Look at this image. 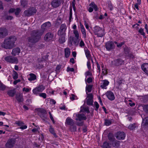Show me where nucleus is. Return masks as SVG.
I'll list each match as a JSON object with an SVG mask.
<instances>
[{
  "mask_svg": "<svg viewBox=\"0 0 148 148\" xmlns=\"http://www.w3.org/2000/svg\"><path fill=\"white\" fill-rule=\"evenodd\" d=\"M21 11V10L19 8H17L16 9L14 8H11L9 10V12L11 13L14 12L16 16L17 17H18Z\"/></svg>",
  "mask_w": 148,
  "mask_h": 148,
  "instance_id": "nucleus-12",
  "label": "nucleus"
},
{
  "mask_svg": "<svg viewBox=\"0 0 148 148\" xmlns=\"http://www.w3.org/2000/svg\"><path fill=\"white\" fill-rule=\"evenodd\" d=\"M81 28L82 32L83 34V37L84 38H86V34L85 28L83 25H81Z\"/></svg>",
  "mask_w": 148,
  "mask_h": 148,
  "instance_id": "nucleus-31",
  "label": "nucleus"
},
{
  "mask_svg": "<svg viewBox=\"0 0 148 148\" xmlns=\"http://www.w3.org/2000/svg\"><path fill=\"white\" fill-rule=\"evenodd\" d=\"M94 105L95 107L96 108L95 109V110L97 111L99 107V106L98 103L97 102H95L94 103Z\"/></svg>",
  "mask_w": 148,
  "mask_h": 148,
  "instance_id": "nucleus-53",
  "label": "nucleus"
},
{
  "mask_svg": "<svg viewBox=\"0 0 148 148\" xmlns=\"http://www.w3.org/2000/svg\"><path fill=\"white\" fill-rule=\"evenodd\" d=\"M74 121L71 119L67 117L66 120L65 124L71 126H73L74 124Z\"/></svg>",
  "mask_w": 148,
  "mask_h": 148,
  "instance_id": "nucleus-18",
  "label": "nucleus"
},
{
  "mask_svg": "<svg viewBox=\"0 0 148 148\" xmlns=\"http://www.w3.org/2000/svg\"><path fill=\"white\" fill-rule=\"evenodd\" d=\"M66 29V25L65 24H63L61 25L60 29L62 30L65 32V31Z\"/></svg>",
  "mask_w": 148,
  "mask_h": 148,
  "instance_id": "nucleus-41",
  "label": "nucleus"
},
{
  "mask_svg": "<svg viewBox=\"0 0 148 148\" xmlns=\"http://www.w3.org/2000/svg\"><path fill=\"white\" fill-rule=\"evenodd\" d=\"M39 96L40 97H42L44 99L46 98V94L45 93H42L39 94Z\"/></svg>",
  "mask_w": 148,
  "mask_h": 148,
  "instance_id": "nucleus-54",
  "label": "nucleus"
},
{
  "mask_svg": "<svg viewBox=\"0 0 148 148\" xmlns=\"http://www.w3.org/2000/svg\"><path fill=\"white\" fill-rule=\"evenodd\" d=\"M84 51L87 59H90V58L91 57V55L90 54V51L87 49H84Z\"/></svg>",
  "mask_w": 148,
  "mask_h": 148,
  "instance_id": "nucleus-28",
  "label": "nucleus"
},
{
  "mask_svg": "<svg viewBox=\"0 0 148 148\" xmlns=\"http://www.w3.org/2000/svg\"><path fill=\"white\" fill-rule=\"evenodd\" d=\"M115 136L118 140H123L125 137V134L123 132H118L115 134Z\"/></svg>",
  "mask_w": 148,
  "mask_h": 148,
  "instance_id": "nucleus-9",
  "label": "nucleus"
},
{
  "mask_svg": "<svg viewBox=\"0 0 148 148\" xmlns=\"http://www.w3.org/2000/svg\"><path fill=\"white\" fill-rule=\"evenodd\" d=\"M49 115H50V118L51 119V121H52L53 122V123H55V121H54V120L53 118V117L52 116V114H51V112H49Z\"/></svg>",
  "mask_w": 148,
  "mask_h": 148,
  "instance_id": "nucleus-58",
  "label": "nucleus"
},
{
  "mask_svg": "<svg viewBox=\"0 0 148 148\" xmlns=\"http://www.w3.org/2000/svg\"><path fill=\"white\" fill-rule=\"evenodd\" d=\"M106 95L110 100L112 101L115 99V97L113 93L111 91H108L106 94Z\"/></svg>",
  "mask_w": 148,
  "mask_h": 148,
  "instance_id": "nucleus-13",
  "label": "nucleus"
},
{
  "mask_svg": "<svg viewBox=\"0 0 148 148\" xmlns=\"http://www.w3.org/2000/svg\"><path fill=\"white\" fill-rule=\"evenodd\" d=\"M101 147L103 148H110L111 147V143H108L106 142L103 143V145H101Z\"/></svg>",
  "mask_w": 148,
  "mask_h": 148,
  "instance_id": "nucleus-26",
  "label": "nucleus"
},
{
  "mask_svg": "<svg viewBox=\"0 0 148 148\" xmlns=\"http://www.w3.org/2000/svg\"><path fill=\"white\" fill-rule=\"evenodd\" d=\"M5 60L7 62L10 63L17 64L18 62L17 58L16 57H12L11 56H8L4 58Z\"/></svg>",
  "mask_w": 148,
  "mask_h": 148,
  "instance_id": "nucleus-7",
  "label": "nucleus"
},
{
  "mask_svg": "<svg viewBox=\"0 0 148 148\" xmlns=\"http://www.w3.org/2000/svg\"><path fill=\"white\" fill-rule=\"evenodd\" d=\"M109 82L106 80H103L101 81V87L103 89H106V86L108 85Z\"/></svg>",
  "mask_w": 148,
  "mask_h": 148,
  "instance_id": "nucleus-17",
  "label": "nucleus"
},
{
  "mask_svg": "<svg viewBox=\"0 0 148 148\" xmlns=\"http://www.w3.org/2000/svg\"><path fill=\"white\" fill-rule=\"evenodd\" d=\"M87 66L89 70L91 69V64L89 61L87 62Z\"/></svg>",
  "mask_w": 148,
  "mask_h": 148,
  "instance_id": "nucleus-60",
  "label": "nucleus"
},
{
  "mask_svg": "<svg viewBox=\"0 0 148 148\" xmlns=\"http://www.w3.org/2000/svg\"><path fill=\"white\" fill-rule=\"evenodd\" d=\"M49 131L50 132L51 134H52L55 137L56 136V135L55 132L54 128L51 126H50V127L49 129Z\"/></svg>",
  "mask_w": 148,
  "mask_h": 148,
  "instance_id": "nucleus-39",
  "label": "nucleus"
},
{
  "mask_svg": "<svg viewBox=\"0 0 148 148\" xmlns=\"http://www.w3.org/2000/svg\"><path fill=\"white\" fill-rule=\"evenodd\" d=\"M76 127L75 126L73 125L70 127V129L71 131H75L76 130Z\"/></svg>",
  "mask_w": 148,
  "mask_h": 148,
  "instance_id": "nucleus-51",
  "label": "nucleus"
},
{
  "mask_svg": "<svg viewBox=\"0 0 148 148\" xmlns=\"http://www.w3.org/2000/svg\"><path fill=\"white\" fill-rule=\"evenodd\" d=\"M114 44H116V46L118 48L121 47L123 45L125 44L124 42H121L120 43H118L116 41H114Z\"/></svg>",
  "mask_w": 148,
  "mask_h": 148,
  "instance_id": "nucleus-43",
  "label": "nucleus"
},
{
  "mask_svg": "<svg viewBox=\"0 0 148 148\" xmlns=\"http://www.w3.org/2000/svg\"><path fill=\"white\" fill-rule=\"evenodd\" d=\"M147 125H148V117L145 118V119H143L142 124L143 126H145Z\"/></svg>",
  "mask_w": 148,
  "mask_h": 148,
  "instance_id": "nucleus-29",
  "label": "nucleus"
},
{
  "mask_svg": "<svg viewBox=\"0 0 148 148\" xmlns=\"http://www.w3.org/2000/svg\"><path fill=\"white\" fill-rule=\"evenodd\" d=\"M92 75L91 73L89 71H87L85 73V75L86 77L87 76L90 75L91 76Z\"/></svg>",
  "mask_w": 148,
  "mask_h": 148,
  "instance_id": "nucleus-64",
  "label": "nucleus"
},
{
  "mask_svg": "<svg viewBox=\"0 0 148 148\" xmlns=\"http://www.w3.org/2000/svg\"><path fill=\"white\" fill-rule=\"evenodd\" d=\"M15 123L19 126H22L24 124V123L20 121H16Z\"/></svg>",
  "mask_w": 148,
  "mask_h": 148,
  "instance_id": "nucleus-50",
  "label": "nucleus"
},
{
  "mask_svg": "<svg viewBox=\"0 0 148 148\" xmlns=\"http://www.w3.org/2000/svg\"><path fill=\"white\" fill-rule=\"evenodd\" d=\"M61 66L60 65H58L56 69V71L57 72H59V70L61 68Z\"/></svg>",
  "mask_w": 148,
  "mask_h": 148,
  "instance_id": "nucleus-57",
  "label": "nucleus"
},
{
  "mask_svg": "<svg viewBox=\"0 0 148 148\" xmlns=\"http://www.w3.org/2000/svg\"><path fill=\"white\" fill-rule=\"evenodd\" d=\"M80 42L79 43V45L81 47H83L85 45L84 41L80 39Z\"/></svg>",
  "mask_w": 148,
  "mask_h": 148,
  "instance_id": "nucleus-49",
  "label": "nucleus"
},
{
  "mask_svg": "<svg viewBox=\"0 0 148 148\" xmlns=\"http://www.w3.org/2000/svg\"><path fill=\"white\" fill-rule=\"evenodd\" d=\"M143 109L146 113H148V105L143 106Z\"/></svg>",
  "mask_w": 148,
  "mask_h": 148,
  "instance_id": "nucleus-52",
  "label": "nucleus"
},
{
  "mask_svg": "<svg viewBox=\"0 0 148 148\" xmlns=\"http://www.w3.org/2000/svg\"><path fill=\"white\" fill-rule=\"evenodd\" d=\"M8 35L7 30L4 28L0 29V38H3Z\"/></svg>",
  "mask_w": 148,
  "mask_h": 148,
  "instance_id": "nucleus-11",
  "label": "nucleus"
},
{
  "mask_svg": "<svg viewBox=\"0 0 148 148\" xmlns=\"http://www.w3.org/2000/svg\"><path fill=\"white\" fill-rule=\"evenodd\" d=\"M24 14L25 16H30L31 14V13H30L29 11L28 10H25L24 12Z\"/></svg>",
  "mask_w": 148,
  "mask_h": 148,
  "instance_id": "nucleus-46",
  "label": "nucleus"
},
{
  "mask_svg": "<svg viewBox=\"0 0 148 148\" xmlns=\"http://www.w3.org/2000/svg\"><path fill=\"white\" fill-rule=\"evenodd\" d=\"M21 6L23 7H25L27 4V2L26 0H21Z\"/></svg>",
  "mask_w": 148,
  "mask_h": 148,
  "instance_id": "nucleus-36",
  "label": "nucleus"
},
{
  "mask_svg": "<svg viewBox=\"0 0 148 148\" xmlns=\"http://www.w3.org/2000/svg\"><path fill=\"white\" fill-rule=\"evenodd\" d=\"M108 139L110 140V142H111L112 141L115 139L114 137L113 134L111 133H109L108 135Z\"/></svg>",
  "mask_w": 148,
  "mask_h": 148,
  "instance_id": "nucleus-30",
  "label": "nucleus"
},
{
  "mask_svg": "<svg viewBox=\"0 0 148 148\" xmlns=\"http://www.w3.org/2000/svg\"><path fill=\"white\" fill-rule=\"evenodd\" d=\"M111 143V146L115 147H118L120 146V142L117 140L115 139L110 142Z\"/></svg>",
  "mask_w": 148,
  "mask_h": 148,
  "instance_id": "nucleus-24",
  "label": "nucleus"
},
{
  "mask_svg": "<svg viewBox=\"0 0 148 148\" xmlns=\"http://www.w3.org/2000/svg\"><path fill=\"white\" fill-rule=\"evenodd\" d=\"M95 34L99 37H102L105 34L103 29L98 26H96L94 28Z\"/></svg>",
  "mask_w": 148,
  "mask_h": 148,
  "instance_id": "nucleus-4",
  "label": "nucleus"
},
{
  "mask_svg": "<svg viewBox=\"0 0 148 148\" xmlns=\"http://www.w3.org/2000/svg\"><path fill=\"white\" fill-rule=\"evenodd\" d=\"M71 53V51L70 49L68 48H67L64 49V54L66 58L69 57Z\"/></svg>",
  "mask_w": 148,
  "mask_h": 148,
  "instance_id": "nucleus-25",
  "label": "nucleus"
},
{
  "mask_svg": "<svg viewBox=\"0 0 148 148\" xmlns=\"http://www.w3.org/2000/svg\"><path fill=\"white\" fill-rule=\"evenodd\" d=\"M137 3H136L134 5V8H136L137 10H139L138 5H140L141 3V0H137Z\"/></svg>",
  "mask_w": 148,
  "mask_h": 148,
  "instance_id": "nucleus-40",
  "label": "nucleus"
},
{
  "mask_svg": "<svg viewBox=\"0 0 148 148\" xmlns=\"http://www.w3.org/2000/svg\"><path fill=\"white\" fill-rule=\"evenodd\" d=\"M21 51L20 49L19 48H16L13 49L12 54L13 56H15L18 55L20 53Z\"/></svg>",
  "mask_w": 148,
  "mask_h": 148,
  "instance_id": "nucleus-23",
  "label": "nucleus"
},
{
  "mask_svg": "<svg viewBox=\"0 0 148 148\" xmlns=\"http://www.w3.org/2000/svg\"><path fill=\"white\" fill-rule=\"evenodd\" d=\"M60 4V1L58 0H53L52 1L51 3L52 6L55 8L58 7Z\"/></svg>",
  "mask_w": 148,
  "mask_h": 148,
  "instance_id": "nucleus-19",
  "label": "nucleus"
},
{
  "mask_svg": "<svg viewBox=\"0 0 148 148\" xmlns=\"http://www.w3.org/2000/svg\"><path fill=\"white\" fill-rule=\"evenodd\" d=\"M51 23L49 22H48L45 23H44L41 26L42 29L39 31H43V32L46 29H48L51 26Z\"/></svg>",
  "mask_w": 148,
  "mask_h": 148,
  "instance_id": "nucleus-16",
  "label": "nucleus"
},
{
  "mask_svg": "<svg viewBox=\"0 0 148 148\" xmlns=\"http://www.w3.org/2000/svg\"><path fill=\"white\" fill-rule=\"evenodd\" d=\"M76 116L77 118L76 119L77 120L81 121L82 120H85L86 119V117L83 114H76Z\"/></svg>",
  "mask_w": 148,
  "mask_h": 148,
  "instance_id": "nucleus-22",
  "label": "nucleus"
},
{
  "mask_svg": "<svg viewBox=\"0 0 148 148\" xmlns=\"http://www.w3.org/2000/svg\"><path fill=\"white\" fill-rule=\"evenodd\" d=\"M74 69L73 68H70L69 67H68L67 69V71L68 72L69 71H71L73 72L74 71Z\"/></svg>",
  "mask_w": 148,
  "mask_h": 148,
  "instance_id": "nucleus-62",
  "label": "nucleus"
},
{
  "mask_svg": "<svg viewBox=\"0 0 148 148\" xmlns=\"http://www.w3.org/2000/svg\"><path fill=\"white\" fill-rule=\"evenodd\" d=\"M53 37V34L50 32L48 33L45 35L44 40L46 41H49L52 39Z\"/></svg>",
  "mask_w": 148,
  "mask_h": 148,
  "instance_id": "nucleus-15",
  "label": "nucleus"
},
{
  "mask_svg": "<svg viewBox=\"0 0 148 148\" xmlns=\"http://www.w3.org/2000/svg\"><path fill=\"white\" fill-rule=\"evenodd\" d=\"M89 6L93 8V9L95 11L98 10V8L97 5L94 2H92L89 4Z\"/></svg>",
  "mask_w": 148,
  "mask_h": 148,
  "instance_id": "nucleus-33",
  "label": "nucleus"
},
{
  "mask_svg": "<svg viewBox=\"0 0 148 148\" xmlns=\"http://www.w3.org/2000/svg\"><path fill=\"white\" fill-rule=\"evenodd\" d=\"M16 98L18 102H23L24 100L23 95L20 93L16 95Z\"/></svg>",
  "mask_w": 148,
  "mask_h": 148,
  "instance_id": "nucleus-21",
  "label": "nucleus"
},
{
  "mask_svg": "<svg viewBox=\"0 0 148 148\" xmlns=\"http://www.w3.org/2000/svg\"><path fill=\"white\" fill-rule=\"evenodd\" d=\"M17 38L15 36H11L7 37L2 43L1 47L6 49H11L14 46V44Z\"/></svg>",
  "mask_w": 148,
  "mask_h": 148,
  "instance_id": "nucleus-2",
  "label": "nucleus"
},
{
  "mask_svg": "<svg viewBox=\"0 0 148 148\" xmlns=\"http://www.w3.org/2000/svg\"><path fill=\"white\" fill-rule=\"evenodd\" d=\"M92 88V86L91 85H88L86 86V92L87 94L88 92H90L91 91Z\"/></svg>",
  "mask_w": 148,
  "mask_h": 148,
  "instance_id": "nucleus-35",
  "label": "nucleus"
},
{
  "mask_svg": "<svg viewBox=\"0 0 148 148\" xmlns=\"http://www.w3.org/2000/svg\"><path fill=\"white\" fill-rule=\"evenodd\" d=\"M32 131L35 133H38V131L37 128H34L32 129Z\"/></svg>",
  "mask_w": 148,
  "mask_h": 148,
  "instance_id": "nucleus-61",
  "label": "nucleus"
},
{
  "mask_svg": "<svg viewBox=\"0 0 148 148\" xmlns=\"http://www.w3.org/2000/svg\"><path fill=\"white\" fill-rule=\"evenodd\" d=\"M31 90L30 88H26L25 87H24L23 89V91H25L26 92H29Z\"/></svg>",
  "mask_w": 148,
  "mask_h": 148,
  "instance_id": "nucleus-55",
  "label": "nucleus"
},
{
  "mask_svg": "<svg viewBox=\"0 0 148 148\" xmlns=\"http://www.w3.org/2000/svg\"><path fill=\"white\" fill-rule=\"evenodd\" d=\"M29 75L30 77L28 79L29 81L34 80L36 78V76L34 74L31 73L29 74Z\"/></svg>",
  "mask_w": 148,
  "mask_h": 148,
  "instance_id": "nucleus-32",
  "label": "nucleus"
},
{
  "mask_svg": "<svg viewBox=\"0 0 148 148\" xmlns=\"http://www.w3.org/2000/svg\"><path fill=\"white\" fill-rule=\"evenodd\" d=\"M123 63V60L121 59H117L112 61V64L114 66H119L122 64Z\"/></svg>",
  "mask_w": 148,
  "mask_h": 148,
  "instance_id": "nucleus-14",
  "label": "nucleus"
},
{
  "mask_svg": "<svg viewBox=\"0 0 148 148\" xmlns=\"http://www.w3.org/2000/svg\"><path fill=\"white\" fill-rule=\"evenodd\" d=\"M65 31L62 30L61 29H60L58 32V34L60 36H64V33Z\"/></svg>",
  "mask_w": 148,
  "mask_h": 148,
  "instance_id": "nucleus-44",
  "label": "nucleus"
},
{
  "mask_svg": "<svg viewBox=\"0 0 148 148\" xmlns=\"http://www.w3.org/2000/svg\"><path fill=\"white\" fill-rule=\"evenodd\" d=\"M43 33V31L34 30L32 31L31 36L27 38L28 43L27 45L30 47L33 46V44L38 42L40 39L41 36Z\"/></svg>",
  "mask_w": 148,
  "mask_h": 148,
  "instance_id": "nucleus-1",
  "label": "nucleus"
},
{
  "mask_svg": "<svg viewBox=\"0 0 148 148\" xmlns=\"http://www.w3.org/2000/svg\"><path fill=\"white\" fill-rule=\"evenodd\" d=\"M45 89L44 86L41 85L33 89L32 91L34 94H36L40 92H42Z\"/></svg>",
  "mask_w": 148,
  "mask_h": 148,
  "instance_id": "nucleus-10",
  "label": "nucleus"
},
{
  "mask_svg": "<svg viewBox=\"0 0 148 148\" xmlns=\"http://www.w3.org/2000/svg\"><path fill=\"white\" fill-rule=\"evenodd\" d=\"M24 14L25 16H30L31 14V13H30L29 11L28 10H25L24 12Z\"/></svg>",
  "mask_w": 148,
  "mask_h": 148,
  "instance_id": "nucleus-47",
  "label": "nucleus"
},
{
  "mask_svg": "<svg viewBox=\"0 0 148 148\" xmlns=\"http://www.w3.org/2000/svg\"><path fill=\"white\" fill-rule=\"evenodd\" d=\"M16 92L14 90H10L8 92V94L11 97H13Z\"/></svg>",
  "mask_w": 148,
  "mask_h": 148,
  "instance_id": "nucleus-38",
  "label": "nucleus"
},
{
  "mask_svg": "<svg viewBox=\"0 0 148 148\" xmlns=\"http://www.w3.org/2000/svg\"><path fill=\"white\" fill-rule=\"evenodd\" d=\"M73 32L75 38L72 36H70L68 39L69 44L71 46L73 45V43L75 45H77L79 42L80 41V38H79V32L76 30H74Z\"/></svg>",
  "mask_w": 148,
  "mask_h": 148,
  "instance_id": "nucleus-3",
  "label": "nucleus"
},
{
  "mask_svg": "<svg viewBox=\"0 0 148 148\" xmlns=\"http://www.w3.org/2000/svg\"><path fill=\"white\" fill-rule=\"evenodd\" d=\"M87 96L86 98L87 104L88 105H91L93 102V95L92 93H89L87 94Z\"/></svg>",
  "mask_w": 148,
  "mask_h": 148,
  "instance_id": "nucleus-8",
  "label": "nucleus"
},
{
  "mask_svg": "<svg viewBox=\"0 0 148 148\" xmlns=\"http://www.w3.org/2000/svg\"><path fill=\"white\" fill-rule=\"evenodd\" d=\"M13 78L14 79H16L18 78V74L17 72L15 71H14L13 75Z\"/></svg>",
  "mask_w": 148,
  "mask_h": 148,
  "instance_id": "nucleus-45",
  "label": "nucleus"
},
{
  "mask_svg": "<svg viewBox=\"0 0 148 148\" xmlns=\"http://www.w3.org/2000/svg\"><path fill=\"white\" fill-rule=\"evenodd\" d=\"M107 70L106 69H102V73L104 75H106L107 74Z\"/></svg>",
  "mask_w": 148,
  "mask_h": 148,
  "instance_id": "nucleus-63",
  "label": "nucleus"
},
{
  "mask_svg": "<svg viewBox=\"0 0 148 148\" xmlns=\"http://www.w3.org/2000/svg\"><path fill=\"white\" fill-rule=\"evenodd\" d=\"M138 127L137 124L136 123L130 124L128 127V128L130 130H134L135 128Z\"/></svg>",
  "mask_w": 148,
  "mask_h": 148,
  "instance_id": "nucleus-27",
  "label": "nucleus"
},
{
  "mask_svg": "<svg viewBox=\"0 0 148 148\" xmlns=\"http://www.w3.org/2000/svg\"><path fill=\"white\" fill-rule=\"evenodd\" d=\"M104 124L106 126H109L111 124V121L109 119H105Z\"/></svg>",
  "mask_w": 148,
  "mask_h": 148,
  "instance_id": "nucleus-42",
  "label": "nucleus"
},
{
  "mask_svg": "<svg viewBox=\"0 0 148 148\" xmlns=\"http://www.w3.org/2000/svg\"><path fill=\"white\" fill-rule=\"evenodd\" d=\"M138 32L141 34V35H143V36H145V34L144 32L143 29L141 28L139 29L138 31Z\"/></svg>",
  "mask_w": 148,
  "mask_h": 148,
  "instance_id": "nucleus-48",
  "label": "nucleus"
},
{
  "mask_svg": "<svg viewBox=\"0 0 148 148\" xmlns=\"http://www.w3.org/2000/svg\"><path fill=\"white\" fill-rule=\"evenodd\" d=\"M70 14H69V21L71 22V19L72 17V9H71L70 11Z\"/></svg>",
  "mask_w": 148,
  "mask_h": 148,
  "instance_id": "nucleus-59",
  "label": "nucleus"
},
{
  "mask_svg": "<svg viewBox=\"0 0 148 148\" xmlns=\"http://www.w3.org/2000/svg\"><path fill=\"white\" fill-rule=\"evenodd\" d=\"M59 41L61 44L65 42V40L64 36H60L59 38Z\"/></svg>",
  "mask_w": 148,
  "mask_h": 148,
  "instance_id": "nucleus-34",
  "label": "nucleus"
},
{
  "mask_svg": "<svg viewBox=\"0 0 148 148\" xmlns=\"http://www.w3.org/2000/svg\"><path fill=\"white\" fill-rule=\"evenodd\" d=\"M105 47L108 51H110L114 49L115 47L114 42L109 41L106 43Z\"/></svg>",
  "mask_w": 148,
  "mask_h": 148,
  "instance_id": "nucleus-5",
  "label": "nucleus"
},
{
  "mask_svg": "<svg viewBox=\"0 0 148 148\" xmlns=\"http://www.w3.org/2000/svg\"><path fill=\"white\" fill-rule=\"evenodd\" d=\"M16 143V140L14 139H9L5 145L6 148H12L14 146Z\"/></svg>",
  "mask_w": 148,
  "mask_h": 148,
  "instance_id": "nucleus-6",
  "label": "nucleus"
},
{
  "mask_svg": "<svg viewBox=\"0 0 148 148\" xmlns=\"http://www.w3.org/2000/svg\"><path fill=\"white\" fill-rule=\"evenodd\" d=\"M5 88V87L4 85L0 82V90H3Z\"/></svg>",
  "mask_w": 148,
  "mask_h": 148,
  "instance_id": "nucleus-56",
  "label": "nucleus"
},
{
  "mask_svg": "<svg viewBox=\"0 0 148 148\" xmlns=\"http://www.w3.org/2000/svg\"><path fill=\"white\" fill-rule=\"evenodd\" d=\"M28 10L29 11L30 13H31V15H32L33 14L35 13L36 12V9L34 8H32L29 9Z\"/></svg>",
  "mask_w": 148,
  "mask_h": 148,
  "instance_id": "nucleus-37",
  "label": "nucleus"
},
{
  "mask_svg": "<svg viewBox=\"0 0 148 148\" xmlns=\"http://www.w3.org/2000/svg\"><path fill=\"white\" fill-rule=\"evenodd\" d=\"M141 68L143 71L148 75V63H145L141 66Z\"/></svg>",
  "mask_w": 148,
  "mask_h": 148,
  "instance_id": "nucleus-20",
  "label": "nucleus"
}]
</instances>
